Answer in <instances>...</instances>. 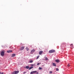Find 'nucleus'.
<instances>
[{
  "instance_id": "1",
  "label": "nucleus",
  "mask_w": 74,
  "mask_h": 74,
  "mask_svg": "<svg viewBox=\"0 0 74 74\" xmlns=\"http://www.w3.org/2000/svg\"><path fill=\"white\" fill-rule=\"evenodd\" d=\"M4 53H5V51L3 50L1 52V55L2 56H4Z\"/></svg>"
},
{
  "instance_id": "2",
  "label": "nucleus",
  "mask_w": 74,
  "mask_h": 74,
  "mask_svg": "<svg viewBox=\"0 0 74 74\" xmlns=\"http://www.w3.org/2000/svg\"><path fill=\"white\" fill-rule=\"evenodd\" d=\"M19 73V71H15L12 73L11 74H17Z\"/></svg>"
},
{
  "instance_id": "3",
  "label": "nucleus",
  "mask_w": 74,
  "mask_h": 74,
  "mask_svg": "<svg viewBox=\"0 0 74 74\" xmlns=\"http://www.w3.org/2000/svg\"><path fill=\"white\" fill-rule=\"evenodd\" d=\"M25 48V46H22L19 49V50L22 51L23 50V49H24Z\"/></svg>"
},
{
  "instance_id": "4",
  "label": "nucleus",
  "mask_w": 74,
  "mask_h": 74,
  "mask_svg": "<svg viewBox=\"0 0 74 74\" xmlns=\"http://www.w3.org/2000/svg\"><path fill=\"white\" fill-rule=\"evenodd\" d=\"M55 52V50L52 49L50 50L49 51V53H53V52Z\"/></svg>"
},
{
  "instance_id": "5",
  "label": "nucleus",
  "mask_w": 74,
  "mask_h": 74,
  "mask_svg": "<svg viewBox=\"0 0 74 74\" xmlns=\"http://www.w3.org/2000/svg\"><path fill=\"white\" fill-rule=\"evenodd\" d=\"M66 46V43H63L61 45V47H65Z\"/></svg>"
},
{
  "instance_id": "6",
  "label": "nucleus",
  "mask_w": 74,
  "mask_h": 74,
  "mask_svg": "<svg viewBox=\"0 0 74 74\" xmlns=\"http://www.w3.org/2000/svg\"><path fill=\"white\" fill-rule=\"evenodd\" d=\"M37 73V71H33L30 73V74H33L34 73Z\"/></svg>"
},
{
  "instance_id": "7",
  "label": "nucleus",
  "mask_w": 74,
  "mask_h": 74,
  "mask_svg": "<svg viewBox=\"0 0 74 74\" xmlns=\"http://www.w3.org/2000/svg\"><path fill=\"white\" fill-rule=\"evenodd\" d=\"M55 62L56 63H59L60 62V60H59V59L56 60H55Z\"/></svg>"
},
{
  "instance_id": "8",
  "label": "nucleus",
  "mask_w": 74,
  "mask_h": 74,
  "mask_svg": "<svg viewBox=\"0 0 74 74\" xmlns=\"http://www.w3.org/2000/svg\"><path fill=\"white\" fill-rule=\"evenodd\" d=\"M43 52V51H40L39 52V55H41V54Z\"/></svg>"
},
{
  "instance_id": "9",
  "label": "nucleus",
  "mask_w": 74,
  "mask_h": 74,
  "mask_svg": "<svg viewBox=\"0 0 74 74\" xmlns=\"http://www.w3.org/2000/svg\"><path fill=\"white\" fill-rule=\"evenodd\" d=\"M12 52V51H11V50H8L7 51V52H8V53H10V52Z\"/></svg>"
},
{
  "instance_id": "10",
  "label": "nucleus",
  "mask_w": 74,
  "mask_h": 74,
  "mask_svg": "<svg viewBox=\"0 0 74 74\" xmlns=\"http://www.w3.org/2000/svg\"><path fill=\"white\" fill-rule=\"evenodd\" d=\"M35 52V49H33L31 51V52Z\"/></svg>"
},
{
  "instance_id": "11",
  "label": "nucleus",
  "mask_w": 74,
  "mask_h": 74,
  "mask_svg": "<svg viewBox=\"0 0 74 74\" xmlns=\"http://www.w3.org/2000/svg\"><path fill=\"white\" fill-rule=\"evenodd\" d=\"M53 66H56V64L55 63H53Z\"/></svg>"
},
{
  "instance_id": "12",
  "label": "nucleus",
  "mask_w": 74,
  "mask_h": 74,
  "mask_svg": "<svg viewBox=\"0 0 74 74\" xmlns=\"http://www.w3.org/2000/svg\"><path fill=\"white\" fill-rule=\"evenodd\" d=\"M15 56V54H13L12 55V57H14Z\"/></svg>"
},
{
  "instance_id": "13",
  "label": "nucleus",
  "mask_w": 74,
  "mask_h": 74,
  "mask_svg": "<svg viewBox=\"0 0 74 74\" xmlns=\"http://www.w3.org/2000/svg\"><path fill=\"white\" fill-rule=\"evenodd\" d=\"M26 49L27 51H29V48H28V47H26Z\"/></svg>"
},
{
  "instance_id": "14",
  "label": "nucleus",
  "mask_w": 74,
  "mask_h": 74,
  "mask_svg": "<svg viewBox=\"0 0 74 74\" xmlns=\"http://www.w3.org/2000/svg\"><path fill=\"white\" fill-rule=\"evenodd\" d=\"M29 66H26V68L27 69H29Z\"/></svg>"
},
{
  "instance_id": "15",
  "label": "nucleus",
  "mask_w": 74,
  "mask_h": 74,
  "mask_svg": "<svg viewBox=\"0 0 74 74\" xmlns=\"http://www.w3.org/2000/svg\"><path fill=\"white\" fill-rule=\"evenodd\" d=\"M33 66L30 67L29 69V70H31V69H33Z\"/></svg>"
},
{
  "instance_id": "16",
  "label": "nucleus",
  "mask_w": 74,
  "mask_h": 74,
  "mask_svg": "<svg viewBox=\"0 0 74 74\" xmlns=\"http://www.w3.org/2000/svg\"><path fill=\"white\" fill-rule=\"evenodd\" d=\"M45 59L46 60H48V58L47 57H45Z\"/></svg>"
},
{
  "instance_id": "17",
  "label": "nucleus",
  "mask_w": 74,
  "mask_h": 74,
  "mask_svg": "<svg viewBox=\"0 0 74 74\" xmlns=\"http://www.w3.org/2000/svg\"><path fill=\"white\" fill-rule=\"evenodd\" d=\"M39 57H40V56H38L37 57L36 59H38V58H39Z\"/></svg>"
},
{
  "instance_id": "18",
  "label": "nucleus",
  "mask_w": 74,
  "mask_h": 74,
  "mask_svg": "<svg viewBox=\"0 0 74 74\" xmlns=\"http://www.w3.org/2000/svg\"><path fill=\"white\" fill-rule=\"evenodd\" d=\"M33 62V60H31L29 61V63H32V62Z\"/></svg>"
},
{
  "instance_id": "19",
  "label": "nucleus",
  "mask_w": 74,
  "mask_h": 74,
  "mask_svg": "<svg viewBox=\"0 0 74 74\" xmlns=\"http://www.w3.org/2000/svg\"><path fill=\"white\" fill-rule=\"evenodd\" d=\"M39 70H42V68L40 67L39 68Z\"/></svg>"
},
{
  "instance_id": "20",
  "label": "nucleus",
  "mask_w": 74,
  "mask_h": 74,
  "mask_svg": "<svg viewBox=\"0 0 74 74\" xmlns=\"http://www.w3.org/2000/svg\"><path fill=\"white\" fill-rule=\"evenodd\" d=\"M49 73H50V74H52V71H50L49 72Z\"/></svg>"
},
{
  "instance_id": "21",
  "label": "nucleus",
  "mask_w": 74,
  "mask_h": 74,
  "mask_svg": "<svg viewBox=\"0 0 74 74\" xmlns=\"http://www.w3.org/2000/svg\"><path fill=\"white\" fill-rule=\"evenodd\" d=\"M59 70V69L58 68H56V71H58Z\"/></svg>"
},
{
  "instance_id": "22",
  "label": "nucleus",
  "mask_w": 74,
  "mask_h": 74,
  "mask_svg": "<svg viewBox=\"0 0 74 74\" xmlns=\"http://www.w3.org/2000/svg\"><path fill=\"white\" fill-rule=\"evenodd\" d=\"M70 45L71 47V46H73V44H72L71 45Z\"/></svg>"
},
{
  "instance_id": "23",
  "label": "nucleus",
  "mask_w": 74,
  "mask_h": 74,
  "mask_svg": "<svg viewBox=\"0 0 74 74\" xmlns=\"http://www.w3.org/2000/svg\"><path fill=\"white\" fill-rule=\"evenodd\" d=\"M31 66H34V64H31Z\"/></svg>"
},
{
  "instance_id": "24",
  "label": "nucleus",
  "mask_w": 74,
  "mask_h": 74,
  "mask_svg": "<svg viewBox=\"0 0 74 74\" xmlns=\"http://www.w3.org/2000/svg\"><path fill=\"white\" fill-rule=\"evenodd\" d=\"M67 66H68V67H69V66H70V64H68L67 65Z\"/></svg>"
},
{
  "instance_id": "25",
  "label": "nucleus",
  "mask_w": 74,
  "mask_h": 74,
  "mask_svg": "<svg viewBox=\"0 0 74 74\" xmlns=\"http://www.w3.org/2000/svg\"><path fill=\"white\" fill-rule=\"evenodd\" d=\"M40 65V63H38L37 64V65Z\"/></svg>"
},
{
  "instance_id": "26",
  "label": "nucleus",
  "mask_w": 74,
  "mask_h": 74,
  "mask_svg": "<svg viewBox=\"0 0 74 74\" xmlns=\"http://www.w3.org/2000/svg\"><path fill=\"white\" fill-rule=\"evenodd\" d=\"M26 73V72H23V74H25V73Z\"/></svg>"
},
{
  "instance_id": "27",
  "label": "nucleus",
  "mask_w": 74,
  "mask_h": 74,
  "mask_svg": "<svg viewBox=\"0 0 74 74\" xmlns=\"http://www.w3.org/2000/svg\"><path fill=\"white\" fill-rule=\"evenodd\" d=\"M1 74H4V73H3V72H2V73H1Z\"/></svg>"
},
{
  "instance_id": "28",
  "label": "nucleus",
  "mask_w": 74,
  "mask_h": 74,
  "mask_svg": "<svg viewBox=\"0 0 74 74\" xmlns=\"http://www.w3.org/2000/svg\"><path fill=\"white\" fill-rule=\"evenodd\" d=\"M36 74H38V72H37V73H36Z\"/></svg>"
},
{
  "instance_id": "29",
  "label": "nucleus",
  "mask_w": 74,
  "mask_h": 74,
  "mask_svg": "<svg viewBox=\"0 0 74 74\" xmlns=\"http://www.w3.org/2000/svg\"><path fill=\"white\" fill-rule=\"evenodd\" d=\"M0 74H1V72H0Z\"/></svg>"
}]
</instances>
